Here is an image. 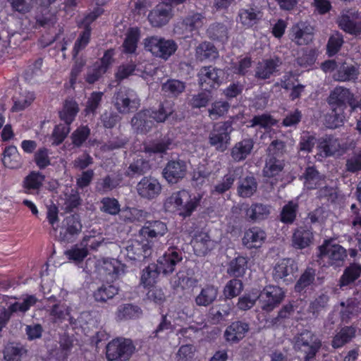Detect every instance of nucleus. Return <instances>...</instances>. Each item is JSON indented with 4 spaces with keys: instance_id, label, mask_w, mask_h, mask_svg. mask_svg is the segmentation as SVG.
Segmentation results:
<instances>
[{
    "instance_id": "49530a36",
    "label": "nucleus",
    "mask_w": 361,
    "mask_h": 361,
    "mask_svg": "<svg viewBox=\"0 0 361 361\" xmlns=\"http://www.w3.org/2000/svg\"><path fill=\"white\" fill-rule=\"evenodd\" d=\"M298 207L297 202L289 201L283 207L281 211L280 221L286 224H293L296 219Z\"/></svg>"
},
{
    "instance_id": "a211bd4d",
    "label": "nucleus",
    "mask_w": 361,
    "mask_h": 361,
    "mask_svg": "<svg viewBox=\"0 0 361 361\" xmlns=\"http://www.w3.org/2000/svg\"><path fill=\"white\" fill-rule=\"evenodd\" d=\"M249 330V323L243 320H238L231 322L226 327L224 336L227 342L238 343L245 337Z\"/></svg>"
},
{
    "instance_id": "f257e3e1",
    "label": "nucleus",
    "mask_w": 361,
    "mask_h": 361,
    "mask_svg": "<svg viewBox=\"0 0 361 361\" xmlns=\"http://www.w3.org/2000/svg\"><path fill=\"white\" fill-rule=\"evenodd\" d=\"M144 49L156 58L168 60L178 49L176 42L172 39H166L159 35L148 36L143 40Z\"/></svg>"
},
{
    "instance_id": "13d9d810",
    "label": "nucleus",
    "mask_w": 361,
    "mask_h": 361,
    "mask_svg": "<svg viewBox=\"0 0 361 361\" xmlns=\"http://www.w3.org/2000/svg\"><path fill=\"white\" fill-rule=\"evenodd\" d=\"M27 353L22 345L13 343L9 344L6 346L4 350V357L6 361H20L23 354Z\"/></svg>"
},
{
    "instance_id": "393cba45",
    "label": "nucleus",
    "mask_w": 361,
    "mask_h": 361,
    "mask_svg": "<svg viewBox=\"0 0 361 361\" xmlns=\"http://www.w3.org/2000/svg\"><path fill=\"white\" fill-rule=\"evenodd\" d=\"M271 210L270 204L255 202L245 210V216L252 221H262L269 216Z\"/></svg>"
},
{
    "instance_id": "37998d69",
    "label": "nucleus",
    "mask_w": 361,
    "mask_h": 361,
    "mask_svg": "<svg viewBox=\"0 0 361 361\" xmlns=\"http://www.w3.org/2000/svg\"><path fill=\"white\" fill-rule=\"evenodd\" d=\"M19 158L20 154L15 145H9L5 147L3 152L2 161L6 168H18L20 166Z\"/></svg>"
},
{
    "instance_id": "bb28decb",
    "label": "nucleus",
    "mask_w": 361,
    "mask_h": 361,
    "mask_svg": "<svg viewBox=\"0 0 361 361\" xmlns=\"http://www.w3.org/2000/svg\"><path fill=\"white\" fill-rule=\"evenodd\" d=\"M140 38V30L138 27H130L122 44V52L125 54H135Z\"/></svg>"
},
{
    "instance_id": "423d86ee",
    "label": "nucleus",
    "mask_w": 361,
    "mask_h": 361,
    "mask_svg": "<svg viewBox=\"0 0 361 361\" xmlns=\"http://www.w3.org/2000/svg\"><path fill=\"white\" fill-rule=\"evenodd\" d=\"M168 242H170V240ZM169 244L170 246L158 259L157 264L164 274L173 273L176 265L183 260V252L178 246L174 245L173 242Z\"/></svg>"
},
{
    "instance_id": "864d4df0",
    "label": "nucleus",
    "mask_w": 361,
    "mask_h": 361,
    "mask_svg": "<svg viewBox=\"0 0 361 361\" xmlns=\"http://www.w3.org/2000/svg\"><path fill=\"white\" fill-rule=\"evenodd\" d=\"M231 308L227 304H220L210 309L209 318L212 324H217L229 315Z\"/></svg>"
},
{
    "instance_id": "de8ad7c7",
    "label": "nucleus",
    "mask_w": 361,
    "mask_h": 361,
    "mask_svg": "<svg viewBox=\"0 0 361 361\" xmlns=\"http://www.w3.org/2000/svg\"><path fill=\"white\" fill-rule=\"evenodd\" d=\"M118 288L110 284H102L97 290L94 292V298L98 302H106L109 299H112L118 294Z\"/></svg>"
},
{
    "instance_id": "f704fd0d",
    "label": "nucleus",
    "mask_w": 361,
    "mask_h": 361,
    "mask_svg": "<svg viewBox=\"0 0 361 361\" xmlns=\"http://www.w3.org/2000/svg\"><path fill=\"white\" fill-rule=\"evenodd\" d=\"M196 56L201 61H211L219 57V51L212 43L203 42L196 48Z\"/></svg>"
},
{
    "instance_id": "603ef678",
    "label": "nucleus",
    "mask_w": 361,
    "mask_h": 361,
    "mask_svg": "<svg viewBox=\"0 0 361 361\" xmlns=\"http://www.w3.org/2000/svg\"><path fill=\"white\" fill-rule=\"evenodd\" d=\"M172 145V140L169 137H164L161 140L153 141L145 147V150L148 153L161 154L166 153Z\"/></svg>"
},
{
    "instance_id": "dca6fc26",
    "label": "nucleus",
    "mask_w": 361,
    "mask_h": 361,
    "mask_svg": "<svg viewBox=\"0 0 361 361\" xmlns=\"http://www.w3.org/2000/svg\"><path fill=\"white\" fill-rule=\"evenodd\" d=\"M82 230V224L78 214H71L66 216L63 221V226L60 231V240L69 243L75 235H78Z\"/></svg>"
},
{
    "instance_id": "79ce46f5",
    "label": "nucleus",
    "mask_w": 361,
    "mask_h": 361,
    "mask_svg": "<svg viewBox=\"0 0 361 361\" xmlns=\"http://www.w3.org/2000/svg\"><path fill=\"white\" fill-rule=\"evenodd\" d=\"M185 89V83L176 79H168L161 85V91L165 95L177 97Z\"/></svg>"
},
{
    "instance_id": "c03bdc74",
    "label": "nucleus",
    "mask_w": 361,
    "mask_h": 361,
    "mask_svg": "<svg viewBox=\"0 0 361 361\" xmlns=\"http://www.w3.org/2000/svg\"><path fill=\"white\" fill-rule=\"evenodd\" d=\"M277 66L276 61L272 59L264 60L262 63H258L255 77L262 80L269 79L276 71Z\"/></svg>"
},
{
    "instance_id": "0e129e2a",
    "label": "nucleus",
    "mask_w": 361,
    "mask_h": 361,
    "mask_svg": "<svg viewBox=\"0 0 361 361\" xmlns=\"http://www.w3.org/2000/svg\"><path fill=\"white\" fill-rule=\"evenodd\" d=\"M212 99L210 90H204L193 94L190 100V105L193 109L206 107Z\"/></svg>"
},
{
    "instance_id": "4be33fe9",
    "label": "nucleus",
    "mask_w": 361,
    "mask_h": 361,
    "mask_svg": "<svg viewBox=\"0 0 361 361\" xmlns=\"http://www.w3.org/2000/svg\"><path fill=\"white\" fill-rule=\"evenodd\" d=\"M262 18V13L257 8H240L238 13V21L245 28L257 27Z\"/></svg>"
},
{
    "instance_id": "c9c22d12",
    "label": "nucleus",
    "mask_w": 361,
    "mask_h": 361,
    "mask_svg": "<svg viewBox=\"0 0 361 361\" xmlns=\"http://www.w3.org/2000/svg\"><path fill=\"white\" fill-rule=\"evenodd\" d=\"M322 255H327L333 261H343L346 257L345 250L339 245H332L331 241H326L319 247Z\"/></svg>"
},
{
    "instance_id": "ddd939ff",
    "label": "nucleus",
    "mask_w": 361,
    "mask_h": 361,
    "mask_svg": "<svg viewBox=\"0 0 361 361\" xmlns=\"http://www.w3.org/2000/svg\"><path fill=\"white\" fill-rule=\"evenodd\" d=\"M171 16V5L161 2L149 11L147 18L152 27H161L168 23Z\"/></svg>"
},
{
    "instance_id": "4c0bfd02",
    "label": "nucleus",
    "mask_w": 361,
    "mask_h": 361,
    "mask_svg": "<svg viewBox=\"0 0 361 361\" xmlns=\"http://www.w3.org/2000/svg\"><path fill=\"white\" fill-rule=\"evenodd\" d=\"M319 148L322 150L320 152V155L322 156L334 155L342 150L338 140L331 136H326L321 139Z\"/></svg>"
},
{
    "instance_id": "774afa93",
    "label": "nucleus",
    "mask_w": 361,
    "mask_h": 361,
    "mask_svg": "<svg viewBox=\"0 0 361 361\" xmlns=\"http://www.w3.org/2000/svg\"><path fill=\"white\" fill-rule=\"evenodd\" d=\"M243 288V284L241 280L233 279L226 283L224 293L226 298H233L238 295Z\"/></svg>"
},
{
    "instance_id": "09e8293b",
    "label": "nucleus",
    "mask_w": 361,
    "mask_h": 361,
    "mask_svg": "<svg viewBox=\"0 0 361 361\" xmlns=\"http://www.w3.org/2000/svg\"><path fill=\"white\" fill-rule=\"evenodd\" d=\"M209 38L213 40L224 42L228 40L227 27L221 23H214L207 29Z\"/></svg>"
},
{
    "instance_id": "680f3d73",
    "label": "nucleus",
    "mask_w": 361,
    "mask_h": 361,
    "mask_svg": "<svg viewBox=\"0 0 361 361\" xmlns=\"http://www.w3.org/2000/svg\"><path fill=\"white\" fill-rule=\"evenodd\" d=\"M315 271L312 268H307L296 282L294 289L297 293L302 292L314 280Z\"/></svg>"
},
{
    "instance_id": "9b49d317",
    "label": "nucleus",
    "mask_w": 361,
    "mask_h": 361,
    "mask_svg": "<svg viewBox=\"0 0 361 361\" xmlns=\"http://www.w3.org/2000/svg\"><path fill=\"white\" fill-rule=\"evenodd\" d=\"M126 256L132 261H144L149 257L153 252V247L145 240H131L126 247Z\"/></svg>"
},
{
    "instance_id": "a19ab883",
    "label": "nucleus",
    "mask_w": 361,
    "mask_h": 361,
    "mask_svg": "<svg viewBox=\"0 0 361 361\" xmlns=\"http://www.w3.org/2000/svg\"><path fill=\"white\" fill-rule=\"evenodd\" d=\"M247 267V258L243 256H238L229 262L227 273L229 276L235 278L242 277L244 276Z\"/></svg>"
},
{
    "instance_id": "1a4fd4ad",
    "label": "nucleus",
    "mask_w": 361,
    "mask_h": 361,
    "mask_svg": "<svg viewBox=\"0 0 361 361\" xmlns=\"http://www.w3.org/2000/svg\"><path fill=\"white\" fill-rule=\"evenodd\" d=\"M284 296V292L279 286H266L259 295V301L262 303V309L266 312L272 311L281 302Z\"/></svg>"
},
{
    "instance_id": "c756f323",
    "label": "nucleus",
    "mask_w": 361,
    "mask_h": 361,
    "mask_svg": "<svg viewBox=\"0 0 361 361\" xmlns=\"http://www.w3.org/2000/svg\"><path fill=\"white\" fill-rule=\"evenodd\" d=\"M148 110H150L151 118L154 122L163 123L175 111L174 104L165 100L159 104L157 109H149Z\"/></svg>"
},
{
    "instance_id": "338daca9",
    "label": "nucleus",
    "mask_w": 361,
    "mask_h": 361,
    "mask_svg": "<svg viewBox=\"0 0 361 361\" xmlns=\"http://www.w3.org/2000/svg\"><path fill=\"white\" fill-rule=\"evenodd\" d=\"M34 162L40 170L45 169L50 166L49 150L44 147L39 148L34 154Z\"/></svg>"
},
{
    "instance_id": "2eb2a0df",
    "label": "nucleus",
    "mask_w": 361,
    "mask_h": 361,
    "mask_svg": "<svg viewBox=\"0 0 361 361\" xmlns=\"http://www.w3.org/2000/svg\"><path fill=\"white\" fill-rule=\"evenodd\" d=\"M187 172L186 163L183 160H170L163 169V176L169 183H177Z\"/></svg>"
},
{
    "instance_id": "aec40b11",
    "label": "nucleus",
    "mask_w": 361,
    "mask_h": 361,
    "mask_svg": "<svg viewBox=\"0 0 361 361\" xmlns=\"http://www.w3.org/2000/svg\"><path fill=\"white\" fill-rule=\"evenodd\" d=\"M267 239L266 232L258 226H252L245 230L242 238L243 245L247 249H258Z\"/></svg>"
},
{
    "instance_id": "b1692460",
    "label": "nucleus",
    "mask_w": 361,
    "mask_h": 361,
    "mask_svg": "<svg viewBox=\"0 0 361 361\" xmlns=\"http://www.w3.org/2000/svg\"><path fill=\"white\" fill-rule=\"evenodd\" d=\"M286 164L283 158L267 156L263 169V176L269 178H278L281 176Z\"/></svg>"
},
{
    "instance_id": "8fccbe9b",
    "label": "nucleus",
    "mask_w": 361,
    "mask_h": 361,
    "mask_svg": "<svg viewBox=\"0 0 361 361\" xmlns=\"http://www.w3.org/2000/svg\"><path fill=\"white\" fill-rule=\"evenodd\" d=\"M355 335V329L353 327H345L341 329L334 337L332 346L338 348L348 343Z\"/></svg>"
},
{
    "instance_id": "72a5a7b5",
    "label": "nucleus",
    "mask_w": 361,
    "mask_h": 361,
    "mask_svg": "<svg viewBox=\"0 0 361 361\" xmlns=\"http://www.w3.org/2000/svg\"><path fill=\"white\" fill-rule=\"evenodd\" d=\"M160 272H161V270L159 269L157 264L154 263L149 264L142 271L141 284L146 288L154 287Z\"/></svg>"
},
{
    "instance_id": "bf43d9fd",
    "label": "nucleus",
    "mask_w": 361,
    "mask_h": 361,
    "mask_svg": "<svg viewBox=\"0 0 361 361\" xmlns=\"http://www.w3.org/2000/svg\"><path fill=\"white\" fill-rule=\"evenodd\" d=\"M149 162L143 159L134 160L128 166L126 175L129 177H135L143 175L149 169Z\"/></svg>"
},
{
    "instance_id": "2f4dec72",
    "label": "nucleus",
    "mask_w": 361,
    "mask_h": 361,
    "mask_svg": "<svg viewBox=\"0 0 361 361\" xmlns=\"http://www.w3.org/2000/svg\"><path fill=\"white\" fill-rule=\"evenodd\" d=\"M313 239V233L307 228L300 226L295 229L293 235V245L298 249L309 246Z\"/></svg>"
},
{
    "instance_id": "5fc2aeb1",
    "label": "nucleus",
    "mask_w": 361,
    "mask_h": 361,
    "mask_svg": "<svg viewBox=\"0 0 361 361\" xmlns=\"http://www.w3.org/2000/svg\"><path fill=\"white\" fill-rule=\"evenodd\" d=\"M100 211L103 213L116 216L121 212V204L114 197H104L100 200Z\"/></svg>"
},
{
    "instance_id": "6e6552de",
    "label": "nucleus",
    "mask_w": 361,
    "mask_h": 361,
    "mask_svg": "<svg viewBox=\"0 0 361 361\" xmlns=\"http://www.w3.org/2000/svg\"><path fill=\"white\" fill-rule=\"evenodd\" d=\"M298 264L292 258H283L274 266L273 270V278L275 281H282L286 284L293 282L295 273L298 271Z\"/></svg>"
},
{
    "instance_id": "cd10ccee",
    "label": "nucleus",
    "mask_w": 361,
    "mask_h": 361,
    "mask_svg": "<svg viewBox=\"0 0 361 361\" xmlns=\"http://www.w3.org/2000/svg\"><path fill=\"white\" fill-rule=\"evenodd\" d=\"M78 112V104L73 99H67L63 102L62 109L59 112V117L61 121L71 125Z\"/></svg>"
},
{
    "instance_id": "7ed1b4c3",
    "label": "nucleus",
    "mask_w": 361,
    "mask_h": 361,
    "mask_svg": "<svg viewBox=\"0 0 361 361\" xmlns=\"http://www.w3.org/2000/svg\"><path fill=\"white\" fill-rule=\"evenodd\" d=\"M135 346L130 339L117 337L106 346L108 361H128L133 355Z\"/></svg>"
},
{
    "instance_id": "e2e57ef3",
    "label": "nucleus",
    "mask_w": 361,
    "mask_h": 361,
    "mask_svg": "<svg viewBox=\"0 0 361 361\" xmlns=\"http://www.w3.org/2000/svg\"><path fill=\"white\" fill-rule=\"evenodd\" d=\"M90 135V129L87 126H80L71 134V138L74 147H80Z\"/></svg>"
},
{
    "instance_id": "f03ea898",
    "label": "nucleus",
    "mask_w": 361,
    "mask_h": 361,
    "mask_svg": "<svg viewBox=\"0 0 361 361\" xmlns=\"http://www.w3.org/2000/svg\"><path fill=\"white\" fill-rule=\"evenodd\" d=\"M202 195L197 194L192 197L186 190L173 192L169 197L170 203L174 204L178 214L184 218L191 216L200 203Z\"/></svg>"
},
{
    "instance_id": "a878e982",
    "label": "nucleus",
    "mask_w": 361,
    "mask_h": 361,
    "mask_svg": "<svg viewBox=\"0 0 361 361\" xmlns=\"http://www.w3.org/2000/svg\"><path fill=\"white\" fill-rule=\"evenodd\" d=\"M309 338L310 332L302 333L295 343L296 347L305 353V361H311L316 356V341L312 339L309 341Z\"/></svg>"
},
{
    "instance_id": "7c9ffc66",
    "label": "nucleus",
    "mask_w": 361,
    "mask_h": 361,
    "mask_svg": "<svg viewBox=\"0 0 361 361\" xmlns=\"http://www.w3.org/2000/svg\"><path fill=\"white\" fill-rule=\"evenodd\" d=\"M142 314V309L132 303L123 304L118 306L116 311V317L119 320L137 319Z\"/></svg>"
},
{
    "instance_id": "4d7b16f0",
    "label": "nucleus",
    "mask_w": 361,
    "mask_h": 361,
    "mask_svg": "<svg viewBox=\"0 0 361 361\" xmlns=\"http://www.w3.org/2000/svg\"><path fill=\"white\" fill-rule=\"evenodd\" d=\"M117 186L118 182L116 178L106 175L96 183L95 190L99 194L104 195L111 192Z\"/></svg>"
},
{
    "instance_id": "f8f14e48",
    "label": "nucleus",
    "mask_w": 361,
    "mask_h": 361,
    "mask_svg": "<svg viewBox=\"0 0 361 361\" xmlns=\"http://www.w3.org/2000/svg\"><path fill=\"white\" fill-rule=\"evenodd\" d=\"M140 105V100L135 97L132 90H119L115 95V106L121 114L135 111Z\"/></svg>"
},
{
    "instance_id": "5701e85b",
    "label": "nucleus",
    "mask_w": 361,
    "mask_h": 361,
    "mask_svg": "<svg viewBox=\"0 0 361 361\" xmlns=\"http://www.w3.org/2000/svg\"><path fill=\"white\" fill-rule=\"evenodd\" d=\"M338 25L345 32L357 35L361 32V16L357 13L348 11L338 19Z\"/></svg>"
},
{
    "instance_id": "6e6d98bb",
    "label": "nucleus",
    "mask_w": 361,
    "mask_h": 361,
    "mask_svg": "<svg viewBox=\"0 0 361 361\" xmlns=\"http://www.w3.org/2000/svg\"><path fill=\"white\" fill-rule=\"evenodd\" d=\"M230 109V104L228 101L216 100L212 103L209 109V116L213 120H217L226 115Z\"/></svg>"
},
{
    "instance_id": "69168bd1",
    "label": "nucleus",
    "mask_w": 361,
    "mask_h": 361,
    "mask_svg": "<svg viewBox=\"0 0 361 361\" xmlns=\"http://www.w3.org/2000/svg\"><path fill=\"white\" fill-rule=\"evenodd\" d=\"M204 17L202 14L195 13L188 15L183 20V25L189 32L197 31L203 25Z\"/></svg>"
},
{
    "instance_id": "20e7f679",
    "label": "nucleus",
    "mask_w": 361,
    "mask_h": 361,
    "mask_svg": "<svg viewBox=\"0 0 361 361\" xmlns=\"http://www.w3.org/2000/svg\"><path fill=\"white\" fill-rule=\"evenodd\" d=\"M328 102L332 109L341 111H344L347 104L353 111L361 105L354 94L349 89L342 86H338L331 92Z\"/></svg>"
},
{
    "instance_id": "3c124183",
    "label": "nucleus",
    "mask_w": 361,
    "mask_h": 361,
    "mask_svg": "<svg viewBox=\"0 0 361 361\" xmlns=\"http://www.w3.org/2000/svg\"><path fill=\"white\" fill-rule=\"evenodd\" d=\"M291 40L298 45H305L314 39V34L309 32L299 26H293L290 32Z\"/></svg>"
},
{
    "instance_id": "412c9836",
    "label": "nucleus",
    "mask_w": 361,
    "mask_h": 361,
    "mask_svg": "<svg viewBox=\"0 0 361 361\" xmlns=\"http://www.w3.org/2000/svg\"><path fill=\"white\" fill-rule=\"evenodd\" d=\"M150 110L143 109L137 112L131 119V125L138 134H147L154 126Z\"/></svg>"
},
{
    "instance_id": "c85d7f7f",
    "label": "nucleus",
    "mask_w": 361,
    "mask_h": 361,
    "mask_svg": "<svg viewBox=\"0 0 361 361\" xmlns=\"http://www.w3.org/2000/svg\"><path fill=\"white\" fill-rule=\"evenodd\" d=\"M253 147L254 143L251 139H244L235 143L231 149V155L235 161H243L251 153Z\"/></svg>"
},
{
    "instance_id": "ea45409f",
    "label": "nucleus",
    "mask_w": 361,
    "mask_h": 361,
    "mask_svg": "<svg viewBox=\"0 0 361 361\" xmlns=\"http://www.w3.org/2000/svg\"><path fill=\"white\" fill-rule=\"evenodd\" d=\"M359 68L354 66L342 64L334 73L333 77L336 80L346 82L355 80L359 75Z\"/></svg>"
},
{
    "instance_id": "473e14b6",
    "label": "nucleus",
    "mask_w": 361,
    "mask_h": 361,
    "mask_svg": "<svg viewBox=\"0 0 361 361\" xmlns=\"http://www.w3.org/2000/svg\"><path fill=\"white\" fill-rule=\"evenodd\" d=\"M191 244L197 255L204 256L212 249L210 236L205 233H201L195 236Z\"/></svg>"
},
{
    "instance_id": "0eeeda50",
    "label": "nucleus",
    "mask_w": 361,
    "mask_h": 361,
    "mask_svg": "<svg viewBox=\"0 0 361 361\" xmlns=\"http://www.w3.org/2000/svg\"><path fill=\"white\" fill-rule=\"evenodd\" d=\"M233 123L231 121L217 123L214 126L213 131L209 135V143L216 149L224 150L231 140V133L233 131Z\"/></svg>"
},
{
    "instance_id": "39448f33",
    "label": "nucleus",
    "mask_w": 361,
    "mask_h": 361,
    "mask_svg": "<svg viewBox=\"0 0 361 361\" xmlns=\"http://www.w3.org/2000/svg\"><path fill=\"white\" fill-rule=\"evenodd\" d=\"M168 232L165 222L160 220H147L138 231V237L154 247V243Z\"/></svg>"
},
{
    "instance_id": "a18cd8bd",
    "label": "nucleus",
    "mask_w": 361,
    "mask_h": 361,
    "mask_svg": "<svg viewBox=\"0 0 361 361\" xmlns=\"http://www.w3.org/2000/svg\"><path fill=\"white\" fill-rule=\"evenodd\" d=\"M91 27L89 24H87L84 27L83 31L80 34L79 37L75 42L72 55L73 59H76L79 52L84 49L90 41L91 37Z\"/></svg>"
},
{
    "instance_id": "f3484780",
    "label": "nucleus",
    "mask_w": 361,
    "mask_h": 361,
    "mask_svg": "<svg viewBox=\"0 0 361 361\" xmlns=\"http://www.w3.org/2000/svg\"><path fill=\"white\" fill-rule=\"evenodd\" d=\"M137 191L140 197L153 200L161 193V185L157 179L145 176L137 183Z\"/></svg>"
},
{
    "instance_id": "58836bf2",
    "label": "nucleus",
    "mask_w": 361,
    "mask_h": 361,
    "mask_svg": "<svg viewBox=\"0 0 361 361\" xmlns=\"http://www.w3.org/2000/svg\"><path fill=\"white\" fill-rule=\"evenodd\" d=\"M218 288L212 285H207L195 298L198 306H209L216 299Z\"/></svg>"
},
{
    "instance_id": "4468645a",
    "label": "nucleus",
    "mask_w": 361,
    "mask_h": 361,
    "mask_svg": "<svg viewBox=\"0 0 361 361\" xmlns=\"http://www.w3.org/2000/svg\"><path fill=\"white\" fill-rule=\"evenodd\" d=\"M219 69L212 66H203L198 73L199 85L204 90H212L221 84Z\"/></svg>"
},
{
    "instance_id": "052dcab7",
    "label": "nucleus",
    "mask_w": 361,
    "mask_h": 361,
    "mask_svg": "<svg viewBox=\"0 0 361 361\" xmlns=\"http://www.w3.org/2000/svg\"><path fill=\"white\" fill-rule=\"evenodd\" d=\"M104 93L102 92L94 91L92 92L87 99L86 106L85 108V112L87 115L95 114L97 110L101 105Z\"/></svg>"
},
{
    "instance_id": "9d476101",
    "label": "nucleus",
    "mask_w": 361,
    "mask_h": 361,
    "mask_svg": "<svg viewBox=\"0 0 361 361\" xmlns=\"http://www.w3.org/2000/svg\"><path fill=\"white\" fill-rule=\"evenodd\" d=\"M37 300L34 295H27L22 302H15L8 307H0V323L6 326L13 313L17 312H26L32 306L36 304Z\"/></svg>"
},
{
    "instance_id": "6ab92c4d",
    "label": "nucleus",
    "mask_w": 361,
    "mask_h": 361,
    "mask_svg": "<svg viewBox=\"0 0 361 361\" xmlns=\"http://www.w3.org/2000/svg\"><path fill=\"white\" fill-rule=\"evenodd\" d=\"M45 176L39 171H31L23 180V192L27 195H39L45 180Z\"/></svg>"
},
{
    "instance_id": "e433bc0d",
    "label": "nucleus",
    "mask_w": 361,
    "mask_h": 361,
    "mask_svg": "<svg viewBox=\"0 0 361 361\" xmlns=\"http://www.w3.org/2000/svg\"><path fill=\"white\" fill-rule=\"evenodd\" d=\"M257 182L253 176H246L239 181L237 188L238 195L243 198L252 197L257 191Z\"/></svg>"
}]
</instances>
